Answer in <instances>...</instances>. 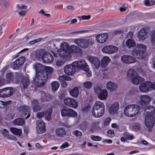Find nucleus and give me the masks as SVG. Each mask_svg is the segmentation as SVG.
<instances>
[{
	"label": "nucleus",
	"instance_id": "obj_1",
	"mask_svg": "<svg viewBox=\"0 0 155 155\" xmlns=\"http://www.w3.org/2000/svg\"><path fill=\"white\" fill-rule=\"evenodd\" d=\"M146 113L145 118V124L148 128H152L155 122L154 114H155V107L151 105L147 106L145 110Z\"/></svg>",
	"mask_w": 155,
	"mask_h": 155
},
{
	"label": "nucleus",
	"instance_id": "obj_2",
	"mask_svg": "<svg viewBox=\"0 0 155 155\" xmlns=\"http://www.w3.org/2000/svg\"><path fill=\"white\" fill-rule=\"evenodd\" d=\"M69 48V44L65 42L61 44L60 48L58 50V53L59 56L67 61L70 60L72 57Z\"/></svg>",
	"mask_w": 155,
	"mask_h": 155
},
{
	"label": "nucleus",
	"instance_id": "obj_3",
	"mask_svg": "<svg viewBox=\"0 0 155 155\" xmlns=\"http://www.w3.org/2000/svg\"><path fill=\"white\" fill-rule=\"evenodd\" d=\"M105 112V105L100 101H96L94 104L92 113L94 117L99 118L102 117Z\"/></svg>",
	"mask_w": 155,
	"mask_h": 155
},
{
	"label": "nucleus",
	"instance_id": "obj_4",
	"mask_svg": "<svg viewBox=\"0 0 155 155\" xmlns=\"http://www.w3.org/2000/svg\"><path fill=\"white\" fill-rule=\"evenodd\" d=\"M140 109V107L138 105L129 104L125 107L124 113L126 116L128 117H132L138 114Z\"/></svg>",
	"mask_w": 155,
	"mask_h": 155
},
{
	"label": "nucleus",
	"instance_id": "obj_5",
	"mask_svg": "<svg viewBox=\"0 0 155 155\" xmlns=\"http://www.w3.org/2000/svg\"><path fill=\"white\" fill-rule=\"evenodd\" d=\"M146 49V45L142 44H138L133 50L132 54L137 58L144 59L146 58L147 54Z\"/></svg>",
	"mask_w": 155,
	"mask_h": 155
},
{
	"label": "nucleus",
	"instance_id": "obj_6",
	"mask_svg": "<svg viewBox=\"0 0 155 155\" xmlns=\"http://www.w3.org/2000/svg\"><path fill=\"white\" fill-rule=\"evenodd\" d=\"M44 70L42 73L40 75V78L38 81L39 82L37 83L38 87H40L44 86L48 78V74L51 73L53 70V69L50 67L44 66Z\"/></svg>",
	"mask_w": 155,
	"mask_h": 155
},
{
	"label": "nucleus",
	"instance_id": "obj_7",
	"mask_svg": "<svg viewBox=\"0 0 155 155\" xmlns=\"http://www.w3.org/2000/svg\"><path fill=\"white\" fill-rule=\"evenodd\" d=\"M36 56L39 59H41L45 63H51L54 60L52 55L49 52L44 50H41L37 53Z\"/></svg>",
	"mask_w": 155,
	"mask_h": 155
},
{
	"label": "nucleus",
	"instance_id": "obj_8",
	"mask_svg": "<svg viewBox=\"0 0 155 155\" xmlns=\"http://www.w3.org/2000/svg\"><path fill=\"white\" fill-rule=\"evenodd\" d=\"M34 68L35 70L36 76L33 80V81L36 86L38 87L37 83H39L38 81L39 79H41L40 76L42 73V72L44 70V66H43L40 63H36L34 65Z\"/></svg>",
	"mask_w": 155,
	"mask_h": 155
},
{
	"label": "nucleus",
	"instance_id": "obj_9",
	"mask_svg": "<svg viewBox=\"0 0 155 155\" xmlns=\"http://www.w3.org/2000/svg\"><path fill=\"white\" fill-rule=\"evenodd\" d=\"M95 93L98 95V98L102 100L107 99L108 96V92L106 89H102L100 87L97 86L94 89Z\"/></svg>",
	"mask_w": 155,
	"mask_h": 155
},
{
	"label": "nucleus",
	"instance_id": "obj_10",
	"mask_svg": "<svg viewBox=\"0 0 155 155\" xmlns=\"http://www.w3.org/2000/svg\"><path fill=\"white\" fill-rule=\"evenodd\" d=\"M61 116L63 117H76L77 116V113L70 108H64L61 109Z\"/></svg>",
	"mask_w": 155,
	"mask_h": 155
},
{
	"label": "nucleus",
	"instance_id": "obj_11",
	"mask_svg": "<svg viewBox=\"0 0 155 155\" xmlns=\"http://www.w3.org/2000/svg\"><path fill=\"white\" fill-rule=\"evenodd\" d=\"M121 61L124 63L129 64L136 62V59L134 57L129 55L124 54L121 57Z\"/></svg>",
	"mask_w": 155,
	"mask_h": 155
},
{
	"label": "nucleus",
	"instance_id": "obj_12",
	"mask_svg": "<svg viewBox=\"0 0 155 155\" xmlns=\"http://www.w3.org/2000/svg\"><path fill=\"white\" fill-rule=\"evenodd\" d=\"M14 92L13 89L11 87H6L0 90V97H8L12 95Z\"/></svg>",
	"mask_w": 155,
	"mask_h": 155
},
{
	"label": "nucleus",
	"instance_id": "obj_13",
	"mask_svg": "<svg viewBox=\"0 0 155 155\" xmlns=\"http://www.w3.org/2000/svg\"><path fill=\"white\" fill-rule=\"evenodd\" d=\"M19 110L21 116L24 117L28 114L26 117V119L30 117V110L28 106L25 105L21 106L19 108Z\"/></svg>",
	"mask_w": 155,
	"mask_h": 155
},
{
	"label": "nucleus",
	"instance_id": "obj_14",
	"mask_svg": "<svg viewBox=\"0 0 155 155\" xmlns=\"http://www.w3.org/2000/svg\"><path fill=\"white\" fill-rule=\"evenodd\" d=\"M52 112V110L51 108H49L48 110L46 111L45 113L43 112H39L37 113V117L38 118H41L45 116L46 120H51V116Z\"/></svg>",
	"mask_w": 155,
	"mask_h": 155
},
{
	"label": "nucleus",
	"instance_id": "obj_15",
	"mask_svg": "<svg viewBox=\"0 0 155 155\" xmlns=\"http://www.w3.org/2000/svg\"><path fill=\"white\" fill-rule=\"evenodd\" d=\"M25 61V58L22 56L19 58L14 62H12L11 67L14 69H16L19 66L23 64Z\"/></svg>",
	"mask_w": 155,
	"mask_h": 155
},
{
	"label": "nucleus",
	"instance_id": "obj_16",
	"mask_svg": "<svg viewBox=\"0 0 155 155\" xmlns=\"http://www.w3.org/2000/svg\"><path fill=\"white\" fill-rule=\"evenodd\" d=\"M87 58L94 65L96 69H99L100 66V61L97 57L90 55L87 56Z\"/></svg>",
	"mask_w": 155,
	"mask_h": 155
},
{
	"label": "nucleus",
	"instance_id": "obj_17",
	"mask_svg": "<svg viewBox=\"0 0 155 155\" xmlns=\"http://www.w3.org/2000/svg\"><path fill=\"white\" fill-rule=\"evenodd\" d=\"M148 29V27H144L139 31L138 33L137 37L140 40L143 41L147 38Z\"/></svg>",
	"mask_w": 155,
	"mask_h": 155
},
{
	"label": "nucleus",
	"instance_id": "obj_18",
	"mask_svg": "<svg viewBox=\"0 0 155 155\" xmlns=\"http://www.w3.org/2000/svg\"><path fill=\"white\" fill-rule=\"evenodd\" d=\"M149 81H145L141 83L139 86L140 91L143 93H147L150 91L149 85H150Z\"/></svg>",
	"mask_w": 155,
	"mask_h": 155
},
{
	"label": "nucleus",
	"instance_id": "obj_19",
	"mask_svg": "<svg viewBox=\"0 0 155 155\" xmlns=\"http://www.w3.org/2000/svg\"><path fill=\"white\" fill-rule=\"evenodd\" d=\"M64 102L66 105L71 107L76 108L78 107V104L77 101L72 98H65L64 100Z\"/></svg>",
	"mask_w": 155,
	"mask_h": 155
},
{
	"label": "nucleus",
	"instance_id": "obj_20",
	"mask_svg": "<svg viewBox=\"0 0 155 155\" xmlns=\"http://www.w3.org/2000/svg\"><path fill=\"white\" fill-rule=\"evenodd\" d=\"M118 50V48L117 47L112 45H108L103 48L102 51L104 53L110 54L116 52Z\"/></svg>",
	"mask_w": 155,
	"mask_h": 155
},
{
	"label": "nucleus",
	"instance_id": "obj_21",
	"mask_svg": "<svg viewBox=\"0 0 155 155\" xmlns=\"http://www.w3.org/2000/svg\"><path fill=\"white\" fill-rule=\"evenodd\" d=\"M108 37V35L107 33H102L97 35L96 36V39L98 42L103 44L107 41Z\"/></svg>",
	"mask_w": 155,
	"mask_h": 155
},
{
	"label": "nucleus",
	"instance_id": "obj_22",
	"mask_svg": "<svg viewBox=\"0 0 155 155\" xmlns=\"http://www.w3.org/2000/svg\"><path fill=\"white\" fill-rule=\"evenodd\" d=\"M73 65L75 66L76 69L77 68H87L88 66L86 62L83 59L79 61H75L73 62Z\"/></svg>",
	"mask_w": 155,
	"mask_h": 155
},
{
	"label": "nucleus",
	"instance_id": "obj_23",
	"mask_svg": "<svg viewBox=\"0 0 155 155\" xmlns=\"http://www.w3.org/2000/svg\"><path fill=\"white\" fill-rule=\"evenodd\" d=\"M76 69V67L73 65L72 63L71 65L68 64L66 65L64 70L66 74L69 75H72L74 73Z\"/></svg>",
	"mask_w": 155,
	"mask_h": 155
},
{
	"label": "nucleus",
	"instance_id": "obj_24",
	"mask_svg": "<svg viewBox=\"0 0 155 155\" xmlns=\"http://www.w3.org/2000/svg\"><path fill=\"white\" fill-rule=\"evenodd\" d=\"M110 61L111 59L108 57L107 56H104L101 60V67L106 68L105 70L107 71V68H106Z\"/></svg>",
	"mask_w": 155,
	"mask_h": 155
},
{
	"label": "nucleus",
	"instance_id": "obj_25",
	"mask_svg": "<svg viewBox=\"0 0 155 155\" xmlns=\"http://www.w3.org/2000/svg\"><path fill=\"white\" fill-rule=\"evenodd\" d=\"M140 102L145 105L148 104L152 99L150 96L147 95H143L140 96Z\"/></svg>",
	"mask_w": 155,
	"mask_h": 155
},
{
	"label": "nucleus",
	"instance_id": "obj_26",
	"mask_svg": "<svg viewBox=\"0 0 155 155\" xmlns=\"http://www.w3.org/2000/svg\"><path fill=\"white\" fill-rule=\"evenodd\" d=\"M107 89L111 91L116 90L117 87V84L114 82L108 81L107 84Z\"/></svg>",
	"mask_w": 155,
	"mask_h": 155
},
{
	"label": "nucleus",
	"instance_id": "obj_27",
	"mask_svg": "<svg viewBox=\"0 0 155 155\" xmlns=\"http://www.w3.org/2000/svg\"><path fill=\"white\" fill-rule=\"evenodd\" d=\"M41 95L40 99L42 101L45 102L50 99V94L45 92L44 91H40L39 93Z\"/></svg>",
	"mask_w": 155,
	"mask_h": 155
},
{
	"label": "nucleus",
	"instance_id": "obj_28",
	"mask_svg": "<svg viewBox=\"0 0 155 155\" xmlns=\"http://www.w3.org/2000/svg\"><path fill=\"white\" fill-rule=\"evenodd\" d=\"M131 82L132 83L134 84H137L139 83L140 82L143 81L144 80V79L138 76L135 75L132 78H131Z\"/></svg>",
	"mask_w": 155,
	"mask_h": 155
},
{
	"label": "nucleus",
	"instance_id": "obj_29",
	"mask_svg": "<svg viewBox=\"0 0 155 155\" xmlns=\"http://www.w3.org/2000/svg\"><path fill=\"white\" fill-rule=\"evenodd\" d=\"M32 106L33 111L35 112L41 110L42 108L41 106L39 105L38 101L36 100H34L32 101Z\"/></svg>",
	"mask_w": 155,
	"mask_h": 155
},
{
	"label": "nucleus",
	"instance_id": "obj_30",
	"mask_svg": "<svg viewBox=\"0 0 155 155\" xmlns=\"http://www.w3.org/2000/svg\"><path fill=\"white\" fill-rule=\"evenodd\" d=\"M10 130L14 135L21 136L22 135V129L14 127H10Z\"/></svg>",
	"mask_w": 155,
	"mask_h": 155
},
{
	"label": "nucleus",
	"instance_id": "obj_31",
	"mask_svg": "<svg viewBox=\"0 0 155 155\" xmlns=\"http://www.w3.org/2000/svg\"><path fill=\"white\" fill-rule=\"evenodd\" d=\"M119 104L118 103H115L112 105L109 109V111L110 113H115L118 109Z\"/></svg>",
	"mask_w": 155,
	"mask_h": 155
},
{
	"label": "nucleus",
	"instance_id": "obj_32",
	"mask_svg": "<svg viewBox=\"0 0 155 155\" xmlns=\"http://www.w3.org/2000/svg\"><path fill=\"white\" fill-rule=\"evenodd\" d=\"M69 49L71 54L72 53H75L80 54L81 52V49L79 47L74 45H71L70 48Z\"/></svg>",
	"mask_w": 155,
	"mask_h": 155
},
{
	"label": "nucleus",
	"instance_id": "obj_33",
	"mask_svg": "<svg viewBox=\"0 0 155 155\" xmlns=\"http://www.w3.org/2000/svg\"><path fill=\"white\" fill-rule=\"evenodd\" d=\"M24 119L22 118H19L15 119L13 121V124L18 126H22L25 124Z\"/></svg>",
	"mask_w": 155,
	"mask_h": 155
},
{
	"label": "nucleus",
	"instance_id": "obj_34",
	"mask_svg": "<svg viewBox=\"0 0 155 155\" xmlns=\"http://www.w3.org/2000/svg\"><path fill=\"white\" fill-rule=\"evenodd\" d=\"M55 133L57 135L60 137H63L65 135V132L64 129L58 128L56 129Z\"/></svg>",
	"mask_w": 155,
	"mask_h": 155
},
{
	"label": "nucleus",
	"instance_id": "obj_35",
	"mask_svg": "<svg viewBox=\"0 0 155 155\" xmlns=\"http://www.w3.org/2000/svg\"><path fill=\"white\" fill-rule=\"evenodd\" d=\"M71 95L74 97H77L79 95V90L78 88L75 87L70 91Z\"/></svg>",
	"mask_w": 155,
	"mask_h": 155
},
{
	"label": "nucleus",
	"instance_id": "obj_36",
	"mask_svg": "<svg viewBox=\"0 0 155 155\" xmlns=\"http://www.w3.org/2000/svg\"><path fill=\"white\" fill-rule=\"evenodd\" d=\"M151 43L152 46H155V30L152 31L150 33Z\"/></svg>",
	"mask_w": 155,
	"mask_h": 155
},
{
	"label": "nucleus",
	"instance_id": "obj_37",
	"mask_svg": "<svg viewBox=\"0 0 155 155\" xmlns=\"http://www.w3.org/2000/svg\"><path fill=\"white\" fill-rule=\"evenodd\" d=\"M71 80V78L70 77L66 75L59 76L58 78V80L61 83L64 81H70Z\"/></svg>",
	"mask_w": 155,
	"mask_h": 155
},
{
	"label": "nucleus",
	"instance_id": "obj_38",
	"mask_svg": "<svg viewBox=\"0 0 155 155\" xmlns=\"http://www.w3.org/2000/svg\"><path fill=\"white\" fill-rule=\"evenodd\" d=\"M126 45L129 48L134 47L136 46V43L132 39H129L126 42Z\"/></svg>",
	"mask_w": 155,
	"mask_h": 155
},
{
	"label": "nucleus",
	"instance_id": "obj_39",
	"mask_svg": "<svg viewBox=\"0 0 155 155\" xmlns=\"http://www.w3.org/2000/svg\"><path fill=\"white\" fill-rule=\"evenodd\" d=\"M136 71L133 69L131 68L128 70L127 73V76L131 78L135 76Z\"/></svg>",
	"mask_w": 155,
	"mask_h": 155
},
{
	"label": "nucleus",
	"instance_id": "obj_40",
	"mask_svg": "<svg viewBox=\"0 0 155 155\" xmlns=\"http://www.w3.org/2000/svg\"><path fill=\"white\" fill-rule=\"evenodd\" d=\"M59 84L58 82L54 81L51 84V87L52 91H55L59 88Z\"/></svg>",
	"mask_w": 155,
	"mask_h": 155
},
{
	"label": "nucleus",
	"instance_id": "obj_41",
	"mask_svg": "<svg viewBox=\"0 0 155 155\" xmlns=\"http://www.w3.org/2000/svg\"><path fill=\"white\" fill-rule=\"evenodd\" d=\"M66 61H67L63 59H59L56 61L55 64L58 67H61L63 65Z\"/></svg>",
	"mask_w": 155,
	"mask_h": 155
},
{
	"label": "nucleus",
	"instance_id": "obj_42",
	"mask_svg": "<svg viewBox=\"0 0 155 155\" xmlns=\"http://www.w3.org/2000/svg\"><path fill=\"white\" fill-rule=\"evenodd\" d=\"M13 78V75L12 73H9L7 74L6 76V79L7 82H9L12 81Z\"/></svg>",
	"mask_w": 155,
	"mask_h": 155
},
{
	"label": "nucleus",
	"instance_id": "obj_43",
	"mask_svg": "<svg viewBox=\"0 0 155 155\" xmlns=\"http://www.w3.org/2000/svg\"><path fill=\"white\" fill-rule=\"evenodd\" d=\"M30 84L29 80L27 77L24 78L22 81V84L24 88L27 87Z\"/></svg>",
	"mask_w": 155,
	"mask_h": 155
},
{
	"label": "nucleus",
	"instance_id": "obj_44",
	"mask_svg": "<svg viewBox=\"0 0 155 155\" xmlns=\"http://www.w3.org/2000/svg\"><path fill=\"white\" fill-rule=\"evenodd\" d=\"M45 123L41 120H37V122L36 127H45Z\"/></svg>",
	"mask_w": 155,
	"mask_h": 155
},
{
	"label": "nucleus",
	"instance_id": "obj_45",
	"mask_svg": "<svg viewBox=\"0 0 155 155\" xmlns=\"http://www.w3.org/2000/svg\"><path fill=\"white\" fill-rule=\"evenodd\" d=\"M83 86L86 88L90 89L92 86V83L90 81H86L84 83Z\"/></svg>",
	"mask_w": 155,
	"mask_h": 155
},
{
	"label": "nucleus",
	"instance_id": "obj_46",
	"mask_svg": "<svg viewBox=\"0 0 155 155\" xmlns=\"http://www.w3.org/2000/svg\"><path fill=\"white\" fill-rule=\"evenodd\" d=\"M72 134L75 135L76 137L79 138H80L82 135L81 132L78 130H76L74 131L72 133Z\"/></svg>",
	"mask_w": 155,
	"mask_h": 155
},
{
	"label": "nucleus",
	"instance_id": "obj_47",
	"mask_svg": "<svg viewBox=\"0 0 155 155\" xmlns=\"http://www.w3.org/2000/svg\"><path fill=\"white\" fill-rule=\"evenodd\" d=\"M11 102V101H7L6 102H4L2 101H0V108H4L6 105L10 104Z\"/></svg>",
	"mask_w": 155,
	"mask_h": 155
},
{
	"label": "nucleus",
	"instance_id": "obj_48",
	"mask_svg": "<svg viewBox=\"0 0 155 155\" xmlns=\"http://www.w3.org/2000/svg\"><path fill=\"white\" fill-rule=\"evenodd\" d=\"M37 132L39 134H41L45 131V127H36Z\"/></svg>",
	"mask_w": 155,
	"mask_h": 155
},
{
	"label": "nucleus",
	"instance_id": "obj_49",
	"mask_svg": "<svg viewBox=\"0 0 155 155\" xmlns=\"http://www.w3.org/2000/svg\"><path fill=\"white\" fill-rule=\"evenodd\" d=\"M84 39H81V38H78L75 39L74 42L75 43L79 46V45H80V44H82L83 41H84Z\"/></svg>",
	"mask_w": 155,
	"mask_h": 155
},
{
	"label": "nucleus",
	"instance_id": "obj_50",
	"mask_svg": "<svg viewBox=\"0 0 155 155\" xmlns=\"http://www.w3.org/2000/svg\"><path fill=\"white\" fill-rule=\"evenodd\" d=\"M91 139L94 141H100L101 140V137L98 136H96L94 135H91Z\"/></svg>",
	"mask_w": 155,
	"mask_h": 155
},
{
	"label": "nucleus",
	"instance_id": "obj_51",
	"mask_svg": "<svg viewBox=\"0 0 155 155\" xmlns=\"http://www.w3.org/2000/svg\"><path fill=\"white\" fill-rule=\"evenodd\" d=\"M81 45H79V46L84 48H86L88 47V44L87 43V41L85 39L84 41H83L82 44H80Z\"/></svg>",
	"mask_w": 155,
	"mask_h": 155
},
{
	"label": "nucleus",
	"instance_id": "obj_52",
	"mask_svg": "<svg viewBox=\"0 0 155 155\" xmlns=\"http://www.w3.org/2000/svg\"><path fill=\"white\" fill-rule=\"evenodd\" d=\"M7 29V28L5 25H2L0 28V36L2 35L3 32H5Z\"/></svg>",
	"mask_w": 155,
	"mask_h": 155
},
{
	"label": "nucleus",
	"instance_id": "obj_53",
	"mask_svg": "<svg viewBox=\"0 0 155 155\" xmlns=\"http://www.w3.org/2000/svg\"><path fill=\"white\" fill-rule=\"evenodd\" d=\"M111 120L110 117H107L106 118L104 121V124L105 125H107L109 124Z\"/></svg>",
	"mask_w": 155,
	"mask_h": 155
},
{
	"label": "nucleus",
	"instance_id": "obj_54",
	"mask_svg": "<svg viewBox=\"0 0 155 155\" xmlns=\"http://www.w3.org/2000/svg\"><path fill=\"white\" fill-rule=\"evenodd\" d=\"M85 71H86V73L87 75V77H89L91 75V71L89 69V68H87L85 69Z\"/></svg>",
	"mask_w": 155,
	"mask_h": 155
},
{
	"label": "nucleus",
	"instance_id": "obj_55",
	"mask_svg": "<svg viewBox=\"0 0 155 155\" xmlns=\"http://www.w3.org/2000/svg\"><path fill=\"white\" fill-rule=\"evenodd\" d=\"M94 40L93 39L91 38L88 39L87 41V43L88 44V45H92L94 44Z\"/></svg>",
	"mask_w": 155,
	"mask_h": 155
},
{
	"label": "nucleus",
	"instance_id": "obj_56",
	"mask_svg": "<svg viewBox=\"0 0 155 155\" xmlns=\"http://www.w3.org/2000/svg\"><path fill=\"white\" fill-rule=\"evenodd\" d=\"M149 82L151 84L150 85H149L150 91L152 89L155 90V81L153 83H152L149 81Z\"/></svg>",
	"mask_w": 155,
	"mask_h": 155
},
{
	"label": "nucleus",
	"instance_id": "obj_57",
	"mask_svg": "<svg viewBox=\"0 0 155 155\" xmlns=\"http://www.w3.org/2000/svg\"><path fill=\"white\" fill-rule=\"evenodd\" d=\"M107 134L108 136L110 137L114 136V132L113 130H109L107 131Z\"/></svg>",
	"mask_w": 155,
	"mask_h": 155
},
{
	"label": "nucleus",
	"instance_id": "obj_58",
	"mask_svg": "<svg viewBox=\"0 0 155 155\" xmlns=\"http://www.w3.org/2000/svg\"><path fill=\"white\" fill-rule=\"evenodd\" d=\"M7 139L9 140L15 141L17 140V138L15 136L12 135H9L8 137H7Z\"/></svg>",
	"mask_w": 155,
	"mask_h": 155
},
{
	"label": "nucleus",
	"instance_id": "obj_59",
	"mask_svg": "<svg viewBox=\"0 0 155 155\" xmlns=\"http://www.w3.org/2000/svg\"><path fill=\"white\" fill-rule=\"evenodd\" d=\"M42 39L41 38H39L38 39H36L35 40H34L32 41H31L29 42V43L30 44H33L35 43H37L41 40Z\"/></svg>",
	"mask_w": 155,
	"mask_h": 155
},
{
	"label": "nucleus",
	"instance_id": "obj_60",
	"mask_svg": "<svg viewBox=\"0 0 155 155\" xmlns=\"http://www.w3.org/2000/svg\"><path fill=\"white\" fill-rule=\"evenodd\" d=\"M69 146V143L67 142H65L63 143L62 145L60 146V148L61 149H64L68 147Z\"/></svg>",
	"mask_w": 155,
	"mask_h": 155
},
{
	"label": "nucleus",
	"instance_id": "obj_61",
	"mask_svg": "<svg viewBox=\"0 0 155 155\" xmlns=\"http://www.w3.org/2000/svg\"><path fill=\"white\" fill-rule=\"evenodd\" d=\"M26 13L25 11H21L18 12V14L21 16H24Z\"/></svg>",
	"mask_w": 155,
	"mask_h": 155
},
{
	"label": "nucleus",
	"instance_id": "obj_62",
	"mask_svg": "<svg viewBox=\"0 0 155 155\" xmlns=\"http://www.w3.org/2000/svg\"><path fill=\"white\" fill-rule=\"evenodd\" d=\"M82 18L83 20H88L91 17L90 15H83L81 17Z\"/></svg>",
	"mask_w": 155,
	"mask_h": 155
},
{
	"label": "nucleus",
	"instance_id": "obj_63",
	"mask_svg": "<svg viewBox=\"0 0 155 155\" xmlns=\"http://www.w3.org/2000/svg\"><path fill=\"white\" fill-rule=\"evenodd\" d=\"M16 7H17L18 8L20 9H22L24 8H25V7L26 8L27 7V6H26L25 5H17Z\"/></svg>",
	"mask_w": 155,
	"mask_h": 155
},
{
	"label": "nucleus",
	"instance_id": "obj_64",
	"mask_svg": "<svg viewBox=\"0 0 155 155\" xmlns=\"http://www.w3.org/2000/svg\"><path fill=\"white\" fill-rule=\"evenodd\" d=\"M155 4V1L150 0L149 1V6H152Z\"/></svg>",
	"mask_w": 155,
	"mask_h": 155
}]
</instances>
